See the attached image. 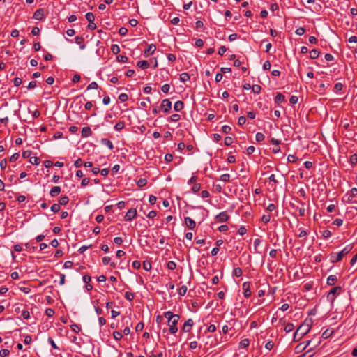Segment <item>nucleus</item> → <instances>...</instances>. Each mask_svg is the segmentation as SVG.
Wrapping results in <instances>:
<instances>
[{"label": "nucleus", "mask_w": 357, "mask_h": 357, "mask_svg": "<svg viewBox=\"0 0 357 357\" xmlns=\"http://www.w3.org/2000/svg\"><path fill=\"white\" fill-rule=\"evenodd\" d=\"M243 271L242 269L239 267L234 268L233 269L232 275L236 277H241L242 275Z\"/></svg>", "instance_id": "nucleus-31"}, {"label": "nucleus", "mask_w": 357, "mask_h": 357, "mask_svg": "<svg viewBox=\"0 0 357 357\" xmlns=\"http://www.w3.org/2000/svg\"><path fill=\"white\" fill-rule=\"evenodd\" d=\"M261 220L264 224H267L271 221V215L270 214L264 215H262Z\"/></svg>", "instance_id": "nucleus-52"}, {"label": "nucleus", "mask_w": 357, "mask_h": 357, "mask_svg": "<svg viewBox=\"0 0 357 357\" xmlns=\"http://www.w3.org/2000/svg\"><path fill=\"white\" fill-rule=\"evenodd\" d=\"M176 314H174L171 311L164 312V317L167 319V321H169V320L172 319L174 317H176Z\"/></svg>", "instance_id": "nucleus-33"}, {"label": "nucleus", "mask_w": 357, "mask_h": 357, "mask_svg": "<svg viewBox=\"0 0 357 357\" xmlns=\"http://www.w3.org/2000/svg\"><path fill=\"white\" fill-rule=\"evenodd\" d=\"M167 267L168 269L171 270V271H173L176 268V264L173 261H169L167 262Z\"/></svg>", "instance_id": "nucleus-50"}, {"label": "nucleus", "mask_w": 357, "mask_h": 357, "mask_svg": "<svg viewBox=\"0 0 357 357\" xmlns=\"http://www.w3.org/2000/svg\"><path fill=\"white\" fill-rule=\"evenodd\" d=\"M294 328V326L292 323H288L287 324H286V326H284V331L286 333H289V332H291Z\"/></svg>", "instance_id": "nucleus-44"}, {"label": "nucleus", "mask_w": 357, "mask_h": 357, "mask_svg": "<svg viewBox=\"0 0 357 357\" xmlns=\"http://www.w3.org/2000/svg\"><path fill=\"white\" fill-rule=\"evenodd\" d=\"M85 17H86V20L89 22H94L95 17H94V15L92 13H91V12L87 13L86 14Z\"/></svg>", "instance_id": "nucleus-46"}, {"label": "nucleus", "mask_w": 357, "mask_h": 357, "mask_svg": "<svg viewBox=\"0 0 357 357\" xmlns=\"http://www.w3.org/2000/svg\"><path fill=\"white\" fill-rule=\"evenodd\" d=\"M343 87H344V86H343V84H342V83H340V82H337V83H336V84L334 85V87H333V91H334L335 93H337V92H339V91H342V89H343Z\"/></svg>", "instance_id": "nucleus-34"}, {"label": "nucleus", "mask_w": 357, "mask_h": 357, "mask_svg": "<svg viewBox=\"0 0 357 357\" xmlns=\"http://www.w3.org/2000/svg\"><path fill=\"white\" fill-rule=\"evenodd\" d=\"M184 107V104L182 101L181 100H178L176 101L175 103H174V109L176 111V112H180L181 111Z\"/></svg>", "instance_id": "nucleus-21"}, {"label": "nucleus", "mask_w": 357, "mask_h": 357, "mask_svg": "<svg viewBox=\"0 0 357 357\" xmlns=\"http://www.w3.org/2000/svg\"><path fill=\"white\" fill-rule=\"evenodd\" d=\"M144 326V323H143L142 321H140V322H139V323L136 325V326H135V331H136L137 332H140V331H142L143 330Z\"/></svg>", "instance_id": "nucleus-64"}, {"label": "nucleus", "mask_w": 357, "mask_h": 357, "mask_svg": "<svg viewBox=\"0 0 357 357\" xmlns=\"http://www.w3.org/2000/svg\"><path fill=\"white\" fill-rule=\"evenodd\" d=\"M357 196V188H352L344 197V201L347 203L356 202L354 199Z\"/></svg>", "instance_id": "nucleus-4"}, {"label": "nucleus", "mask_w": 357, "mask_h": 357, "mask_svg": "<svg viewBox=\"0 0 357 357\" xmlns=\"http://www.w3.org/2000/svg\"><path fill=\"white\" fill-rule=\"evenodd\" d=\"M310 329L307 328L303 327V325H300V326L297 328L296 331L294 334V340H296V336H298V340H300L305 335H306Z\"/></svg>", "instance_id": "nucleus-5"}, {"label": "nucleus", "mask_w": 357, "mask_h": 357, "mask_svg": "<svg viewBox=\"0 0 357 357\" xmlns=\"http://www.w3.org/2000/svg\"><path fill=\"white\" fill-rule=\"evenodd\" d=\"M47 342L48 343L50 344L52 349L56 350H60V349L58 347V346L56 344V343L54 342V340L52 337H49L47 339Z\"/></svg>", "instance_id": "nucleus-48"}, {"label": "nucleus", "mask_w": 357, "mask_h": 357, "mask_svg": "<svg viewBox=\"0 0 357 357\" xmlns=\"http://www.w3.org/2000/svg\"><path fill=\"white\" fill-rule=\"evenodd\" d=\"M137 66L143 70L147 69L149 67V63L146 60H142L137 62Z\"/></svg>", "instance_id": "nucleus-23"}, {"label": "nucleus", "mask_w": 357, "mask_h": 357, "mask_svg": "<svg viewBox=\"0 0 357 357\" xmlns=\"http://www.w3.org/2000/svg\"><path fill=\"white\" fill-rule=\"evenodd\" d=\"M349 162L352 167L357 165V153H354L350 156Z\"/></svg>", "instance_id": "nucleus-26"}, {"label": "nucleus", "mask_w": 357, "mask_h": 357, "mask_svg": "<svg viewBox=\"0 0 357 357\" xmlns=\"http://www.w3.org/2000/svg\"><path fill=\"white\" fill-rule=\"evenodd\" d=\"M353 248V245H347L340 252H331L330 254V261L332 264H335L340 261L342 258L349 254Z\"/></svg>", "instance_id": "nucleus-1"}, {"label": "nucleus", "mask_w": 357, "mask_h": 357, "mask_svg": "<svg viewBox=\"0 0 357 357\" xmlns=\"http://www.w3.org/2000/svg\"><path fill=\"white\" fill-rule=\"evenodd\" d=\"M101 143L103 145L107 146L110 150H112L114 149V145H113L112 142L108 139H106V138L102 139Z\"/></svg>", "instance_id": "nucleus-25"}, {"label": "nucleus", "mask_w": 357, "mask_h": 357, "mask_svg": "<svg viewBox=\"0 0 357 357\" xmlns=\"http://www.w3.org/2000/svg\"><path fill=\"white\" fill-rule=\"evenodd\" d=\"M61 187L60 186H54L50 191V195L52 197H56L61 192Z\"/></svg>", "instance_id": "nucleus-16"}, {"label": "nucleus", "mask_w": 357, "mask_h": 357, "mask_svg": "<svg viewBox=\"0 0 357 357\" xmlns=\"http://www.w3.org/2000/svg\"><path fill=\"white\" fill-rule=\"evenodd\" d=\"M180 319V316L176 315L175 317H174L172 319L169 320L167 321V325L169 326V332L170 334H175L178 331V327L177 324L178 323V321Z\"/></svg>", "instance_id": "nucleus-3"}, {"label": "nucleus", "mask_w": 357, "mask_h": 357, "mask_svg": "<svg viewBox=\"0 0 357 357\" xmlns=\"http://www.w3.org/2000/svg\"><path fill=\"white\" fill-rule=\"evenodd\" d=\"M116 60L120 63H126L128 60V58L125 55H119L116 56Z\"/></svg>", "instance_id": "nucleus-42"}, {"label": "nucleus", "mask_w": 357, "mask_h": 357, "mask_svg": "<svg viewBox=\"0 0 357 357\" xmlns=\"http://www.w3.org/2000/svg\"><path fill=\"white\" fill-rule=\"evenodd\" d=\"M332 235V233L330 230L326 229L322 232V236L324 238H328Z\"/></svg>", "instance_id": "nucleus-62"}, {"label": "nucleus", "mask_w": 357, "mask_h": 357, "mask_svg": "<svg viewBox=\"0 0 357 357\" xmlns=\"http://www.w3.org/2000/svg\"><path fill=\"white\" fill-rule=\"evenodd\" d=\"M251 89H252L253 93H255L256 94L260 93V92L261 91V87L259 84L253 85Z\"/></svg>", "instance_id": "nucleus-41"}, {"label": "nucleus", "mask_w": 357, "mask_h": 357, "mask_svg": "<svg viewBox=\"0 0 357 357\" xmlns=\"http://www.w3.org/2000/svg\"><path fill=\"white\" fill-rule=\"evenodd\" d=\"M275 102L278 105L285 102V97L283 94L278 93L274 98Z\"/></svg>", "instance_id": "nucleus-19"}, {"label": "nucleus", "mask_w": 357, "mask_h": 357, "mask_svg": "<svg viewBox=\"0 0 357 357\" xmlns=\"http://www.w3.org/2000/svg\"><path fill=\"white\" fill-rule=\"evenodd\" d=\"M75 41L77 44L80 45V49L83 50L86 47V45L84 44V38L82 36H76Z\"/></svg>", "instance_id": "nucleus-20"}, {"label": "nucleus", "mask_w": 357, "mask_h": 357, "mask_svg": "<svg viewBox=\"0 0 357 357\" xmlns=\"http://www.w3.org/2000/svg\"><path fill=\"white\" fill-rule=\"evenodd\" d=\"M125 298L128 301H132L135 298V296H134L133 293H132L130 291H126L125 293Z\"/></svg>", "instance_id": "nucleus-38"}, {"label": "nucleus", "mask_w": 357, "mask_h": 357, "mask_svg": "<svg viewBox=\"0 0 357 357\" xmlns=\"http://www.w3.org/2000/svg\"><path fill=\"white\" fill-rule=\"evenodd\" d=\"M312 324H313V319L312 318H306L301 325H303V327H305V328L311 329Z\"/></svg>", "instance_id": "nucleus-22"}, {"label": "nucleus", "mask_w": 357, "mask_h": 357, "mask_svg": "<svg viewBox=\"0 0 357 357\" xmlns=\"http://www.w3.org/2000/svg\"><path fill=\"white\" fill-rule=\"evenodd\" d=\"M69 202V198L68 196L64 195L61 196L59 199V205H66Z\"/></svg>", "instance_id": "nucleus-27"}, {"label": "nucleus", "mask_w": 357, "mask_h": 357, "mask_svg": "<svg viewBox=\"0 0 357 357\" xmlns=\"http://www.w3.org/2000/svg\"><path fill=\"white\" fill-rule=\"evenodd\" d=\"M293 208H294L296 211L298 212L300 216H305L306 214V210L305 207V204L301 201L298 202L297 205H293Z\"/></svg>", "instance_id": "nucleus-7"}, {"label": "nucleus", "mask_w": 357, "mask_h": 357, "mask_svg": "<svg viewBox=\"0 0 357 357\" xmlns=\"http://www.w3.org/2000/svg\"><path fill=\"white\" fill-rule=\"evenodd\" d=\"M201 189V185L199 183H194V185L192 187V192L194 193H197L199 192Z\"/></svg>", "instance_id": "nucleus-53"}, {"label": "nucleus", "mask_w": 357, "mask_h": 357, "mask_svg": "<svg viewBox=\"0 0 357 357\" xmlns=\"http://www.w3.org/2000/svg\"><path fill=\"white\" fill-rule=\"evenodd\" d=\"M160 109L165 113H169L172 109V102L169 99H164L160 105Z\"/></svg>", "instance_id": "nucleus-8"}, {"label": "nucleus", "mask_w": 357, "mask_h": 357, "mask_svg": "<svg viewBox=\"0 0 357 357\" xmlns=\"http://www.w3.org/2000/svg\"><path fill=\"white\" fill-rule=\"evenodd\" d=\"M156 50V46L154 44H150L147 46V48L144 51V55L145 57L149 56L153 54Z\"/></svg>", "instance_id": "nucleus-13"}, {"label": "nucleus", "mask_w": 357, "mask_h": 357, "mask_svg": "<svg viewBox=\"0 0 357 357\" xmlns=\"http://www.w3.org/2000/svg\"><path fill=\"white\" fill-rule=\"evenodd\" d=\"M123 321H126L125 322L127 324V326L124 328V329L123 330V333L125 335H127L130 333V326H132V323L130 322V318L123 317Z\"/></svg>", "instance_id": "nucleus-14"}, {"label": "nucleus", "mask_w": 357, "mask_h": 357, "mask_svg": "<svg viewBox=\"0 0 357 357\" xmlns=\"http://www.w3.org/2000/svg\"><path fill=\"white\" fill-rule=\"evenodd\" d=\"M190 77L188 73H182L181 74H180V80L182 82H185L190 80Z\"/></svg>", "instance_id": "nucleus-30"}, {"label": "nucleus", "mask_w": 357, "mask_h": 357, "mask_svg": "<svg viewBox=\"0 0 357 357\" xmlns=\"http://www.w3.org/2000/svg\"><path fill=\"white\" fill-rule=\"evenodd\" d=\"M320 53V51L317 49H313L310 52V57L312 59H315L319 56Z\"/></svg>", "instance_id": "nucleus-24"}, {"label": "nucleus", "mask_w": 357, "mask_h": 357, "mask_svg": "<svg viewBox=\"0 0 357 357\" xmlns=\"http://www.w3.org/2000/svg\"><path fill=\"white\" fill-rule=\"evenodd\" d=\"M170 89V86L168 84H165L162 86L161 91L165 93H168Z\"/></svg>", "instance_id": "nucleus-63"}, {"label": "nucleus", "mask_w": 357, "mask_h": 357, "mask_svg": "<svg viewBox=\"0 0 357 357\" xmlns=\"http://www.w3.org/2000/svg\"><path fill=\"white\" fill-rule=\"evenodd\" d=\"M180 118H181V116L179 114H174L170 116L169 121H173V122H176L180 119Z\"/></svg>", "instance_id": "nucleus-57"}, {"label": "nucleus", "mask_w": 357, "mask_h": 357, "mask_svg": "<svg viewBox=\"0 0 357 357\" xmlns=\"http://www.w3.org/2000/svg\"><path fill=\"white\" fill-rule=\"evenodd\" d=\"M142 266H143V268L147 271H150L152 268L151 264L149 261H144L143 262Z\"/></svg>", "instance_id": "nucleus-40"}, {"label": "nucleus", "mask_w": 357, "mask_h": 357, "mask_svg": "<svg viewBox=\"0 0 357 357\" xmlns=\"http://www.w3.org/2000/svg\"><path fill=\"white\" fill-rule=\"evenodd\" d=\"M21 316L23 317V319H28L30 318V313L28 310H24L21 312Z\"/></svg>", "instance_id": "nucleus-58"}, {"label": "nucleus", "mask_w": 357, "mask_h": 357, "mask_svg": "<svg viewBox=\"0 0 357 357\" xmlns=\"http://www.w3.org/2000/svg\"><path fill=\"white\" fill-rule=\"evenodd\" d=\"M33 18L37 20H42L44 18V10L42 8L36 10L33 13Z\"/></svg>", "instance_id": "nucleus-15"}, {"label": "nucleus", "mask_w": 357, "mask_h": 357, "mask_svg": "<svg viewBox=\"0 0 357 357\" xmlns=\"http://www.w3.org/2000/svg\"><path fill=\"white\" fill-rule=\"evenodd\" d=\"M250 282H245L242 284L243 294L245 298H249L251 296L252 292L250 289Z\"/></svg>", "instance_id": "nucleus-6"}, {"label": "nucleus", "mask_w": 357, "mask_h": 357, "mask_svg": "<svg viewBox=\"0 0 357 357\" xmlns=\"http://www.w3.org/2000/svg\"><path fill=\"white\" fill-rule=\"evenodd\" d=\"M29 162L34 165H38L40 162V160L39 158L35 156V157H31Z\"/></svg>", "instance_id": "nucleus-43"}, {"label": "nucleus", "mask_w": 357, "mask_h": 357, "mask_svg": "<svg viewBox=\"0 0 357 357\" xmlns=\"http://www.w3.org/2000/svg\"><path fill=\"white\" fill-rule=\"evenodd\" d=\"M185 225L189 229H194L196 227V222L190 217H185L184 218Z\"/></svg>", "instance_id": "nucleus-12"}, {"label": "nucleus", "mask_w": 357, "mask_h": 357, "mask_svg": "<svg viewBox=\"0 0 357 357\" xmlns=\"http://www.w3.org/2000/svg\"><path fill=\"white\" fill-rule=\"evenodd\" d=\"M146 183L147 181L146 178H141L137 181V185L139 188L145 186Z\"/></svg>", "instance_id": "nucleus-37"}, {"label": "nucleus", "mask_w": 357, "mask_h": 357, "mask_svg": "<svg viewBox=\"0 0 357 357\" xmlns=\"http://www.w3.org/2000/svg\"><path fill=\"white\" fill-rule=\"evenodd\" d=\"M234 142L232 137H226L224 139V144L225 146H230Z\"/></svg>", "instance_id": "nucleus-56"}, {"label": "nucleus", "mask_w": 357, "mask_h": 357, "mask_svg": "<svg viewBox=\"0 0 357 357\" xmlns=\"http://www.w3.org/2000/svg\"><path fill=\"white\" fill-rule=\"evenodd\" d=\"M312 288H313V282H307L303 285V290L305 291H309L311 289H312Z\"/></svg>", "instance_id": "nucleus-36"}, {"label": "nucleus", "mask_w": 357, "mask_h": 357, "mask_svg": "<svg viewBox=\"0 0 357 357\" xmlns=\"http://www.w3.org/2000/svg\"><path fill=\"white\" fill-rule=\"evenodd\" d=\"M337 282V277L335 275H331L327 278L326 284L329 286L334 285Z\"/></svg>", "instance_id": "nucleus-18"}, {"label": "nucleus", "mask_w": 357, "mask_h": 357, "mask_svg": "<svg viewBox=\"0 0 357 357\" xmlns=\"http://www.w3.org/2000/svg\"><path fill=\"white\" fill-rule=\"evenodd\" d=\"M111 51L112 52L113 54H117L120 52V47L118 45L113 44L111 46Z\"/></svg>", "instance_id": "nucleus-35"}, {"label": "nucleus", "mask_w": 357, "mask_h": 357, "mask_svg": "<svg viewBox=\"0 0 357 357\" xmlns=\"http://www.w3.org/2000/svg\"><path fill=\"white\" fill-rule=\"evenodd\" d=\"M70 328L71 330L75 332V333H79V331H81V328L79 326L78 324H73L70 325Z\"/></svg>", "instance_id": "nucleus-45"}, {"label": "nucleus", "mask_w": 357, "mask_h": 357, "mask_svg": "<svg viewBox=\"0 0 357 357\" xmlns=\"http://www.w3.org/2000/svg\"><path fill=\"white\" fill-rule=\"evenodd\" d=\"M98 88V84L96 82H92L88 85L86 90L97 89Z\"/></svg>", "instance_id": "nucleus-59"}, {"label": "nucleus", "mask_w": 357, "mask_h": 357, "mask_svg": "<svg viewBox=\"0 0 357 357\" xmlns=\"http://www.w3.org/2000/svg\"><path fill=\"white\" fill-rule=\"evenodd\" d=\"M113 337H114L116 340L119 341V340H121V339H122V337H123V335H122V333H121V332H119V331H114V332H113Z\"/></svg>", "instance_id": "nucleus-49"}, {"label": "nucleus", "mask_w": 357, "mask_h": 357, "mask_svg": "<svg viewBox=\"0 0 357 357\" xmlns=\"http://www.w3.org/2000/svg\"><path fill=\"white\" fill-rule=\"evenodd\" d=\"M81 133L82 137H88L92 135L91 128L89 126L83 127Z\"/></svg>", "instance_id": "nucleus-17"}, {"label": "nucleus", "mask_w": 357, "mask_h": 357, "mask_svg": "<svg viewBox=\"0 0 357 357\" xmlns=\"http://www.w3.org/2000/svg\"><path fill=\"white\" fill-rule=\"evenodd\" d=\"M341 292L342 287L340 286L333 287L327 294V300L333 304L336 298V296L340 294Z\"/></svg>", "instance_id": "nucleus-2"}, {"label": "nucleus", "mask_w": 357, "mask_h": 357, "mask_svg": "<svg viewBox=\"0 0 357 357\" xmlns=\"http://www.w3.org/2000/svg\"><path fill=\"white\" fill-rule=\"evenodd\" d=\"M264 135L261 132H257L255 136L256 141L258 142H262L264 140Z\"/></svg>", "instance_id": "nucleus-51"}, {"label": "nucleus", "mask_w": 357, "mask_h": 357, "mask_svg": "<svg viewBox=\"0 0 357 357\" xmlns=\"http://www.w3.org/2000/svg\"><path fill=\"white\" fill-rule=\"evenodd\" d=\"M193 326H194L193 320L192 319H188L183 324L181 330L184 333H188L191 331Z\"/></svg>", "instance_id": "nucleus-9"}, {"label": "nucleus", "mask_w": 357, "mask_h": 357, "mask_svg": "<svg viewBox=\"0 0 357 357\" xmlns=\"http://www.w3.org/2000/svg\"><path fill=\"white\" fill-rule=\"evenodd\" d=\"M137 212L136 208H132L129 209L124 217L125 220L131 221L137 216Z\"/></svg>", "instance_id": "nucleus-10"}, {"label": "nucleus", "mask_w": 357, "mask_h": 357, "mask_svg": "<svg viewBox=\"0 0 357 357\" xmlns=\"http://www.w3.org/2000/svg\"><path fill=\"white\" fill-rule=\"evenodd\" d=\"M222 181L224 182H229L230 181V175L229 174H224L220 176V178Z\"/></svg>", "instance_id": "nucleus-54"}, {"label": "nucleus", "mask_w": 357, "mask_h": 357, "mask_svg": "<svg viewBox=\"0 0 357 357\" xmlns=\"http://www.w3.org/2000/svg\"><path fill=\"white\" fill-rule=\"evenodd\" d=\"M187 289H188V288L185 285H182L179 288L178 293L180 296H183L186 294Z\"/></svg>", "instance_id": "nucleus-39"}, {"label": "nucleus", "mask_w": 357, "mask_h": 357, "mask_svg": "<svg viewBox=\"0 0 357 357\" xmlns=\"http://www.w3.org/2000/svg\"><path fill=\"white\" fill-rule=\"evenodd\" d=\"M249 344H250V340L248 339L245 338V339L242 340L239 342V347L242 348V349H245L249 346Z\"/></svg>", "instance_id": "nucleus-28"}, {"label": "nucleus", "mask_w": 357, "mask_h": 357, "mask_svg": "<svg viewBox=\"0 0 357 357\" xmlns=\"http://www.w3.org/2000/svg\"><path fill=\"white\" fill-rule=\"evenodd\" d=\"M222 132L228 134L231 132V128L229 126L225 125L222 127Z\"/></svg>", "instance_id": "nucleus-61"}, {"label": "nucleus", "mask_w": 357, "mask_h": 357, "mask_svg": "<svg viewBox=\"0 0 357 357\" xmlns=\"http://www.w3.org/2000/svg\"><path fill=\"white\" fill-rule=\"evenodd\" d=\"M51 211L54 213H58L60 209H61V207H60V205L59 204H53L52 206H51V208H50Z\"/></svg>", "instance_id": "nucleus-47"}, {"label": "nucleus", "mask_w": 357, "mask_h": 357, "mask_svg": "<svg viewBox=\"0 0 357 357\" xmlns=\"http://www.w3.org/2000/svg\"><path fill=\"white\" fill-rule=\"evenodd\" d=\"M299 234H298V236L299 238L305 237L307 235V231L305 230L303 228H299L298 229Z\"/></svg>", "instance_id": "nucleus-60"}, {"label": "nucleus", "mask_w": 357, "mask_h": 357, "mask_svg": "<svg viewBox=\"0 0 357 357\" xmlns=\"http://www.w3.org/2000/svg\"><path fill=\"white\" fill-rule=\"evenodd\" d=\"M333 333V331L331 330V329H326V331H324L323 333H322V335H321V337L324 338V339H327L328 337H329Z\"/></svg>", "instance_id": "nucleus-32"}, {"label": "nucleus", "mask_w": 357, "mask_h": 357, "mask_svg": "<svg viewBox=\"0 0 357 357\" xmlns=\"http://www.w3.org/2000/svg\"><path fill=\"white\" fill-rule=\"evenodd\" d=\"M246 232L247 229L245 228V226H241L237 231V233L241 236H243L244 234H246Z\"/></svg>", "instance_id": "nucleus-55"}, {"label": "nucleus", "mask_w": 357, "mask_h": 357, "mask_svg": "<svg viewBox=\"0 0 357 357\" xmlns=\"http://www.w3.org/2000/svg\"><path fill=\"white\" fill-rule=\"evenodd\" d=\"M215 219L220 222H225L229 219V215L226 211H222L216 215Z\"/></svg>", "instance_id": "nucleus-11"}, {"label": "nucleus", "mask_w": 357, "mask_h": 357, "mask_svg": "<svg viewBox=\"0 0 357 357\" xmlns=\"http://www.w3.org/2000/svg\"><path fill=\"white\" fill-rule=\"evenodd\" d=\"M125 127V123L123 121H119L117 122L114 128L116 131H121V130H123Z\"/></svg>", "instance_id": "nucleus-29"}]
</instances>
